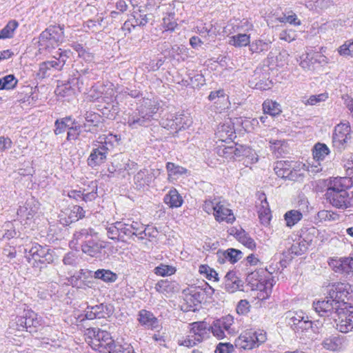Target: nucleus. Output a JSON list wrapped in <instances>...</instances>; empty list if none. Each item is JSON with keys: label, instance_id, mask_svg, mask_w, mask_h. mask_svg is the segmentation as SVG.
<instances>
[{"label": "nucleus", "instance_id": "1", "mask_svg": "<svg viewBox=\"0 0 353 353\" xmlns=\"http://www.w3.org/2000/svg\"><path fill=\"white\" fill-rule=\"evenodd\" d=\"M157 110L158 108L154 101L144 100L136 109L130 110L125 114V123L132 130L148 127Z\"/></svg>", "mask_w": 353, "mask_h": 353}, {"label": "nucleus", "instance_id": "2", "mask_svg": "<svg viewBox=\"0 0 353 353\" xmlns=\"http://www.w3.org/2000/svg\"><path fill=\"white\" fill-rule=\"evenodd\" d=\"M252 25L248 21H230L225 27L224 32L228 34H235L229 37V44L237 48H242L248 46L250 43V35L243 32L248 31Z\"/></svg>", "mask_w": 353, "mask_h": 353}, {"label": "nucleus", "instance_id": "3", "mask_svg": "<svg viewBox=\"0 0 353 353\" xmlns=\"http://www.w3.org/2000/svg\"><path fill=\"white\" fill-rule=\"evenodd\" d=\"M266 339V332L263 330L248 329L243 331L235 340V346L239 349L252 350L259 347Z\"/></svg>", "mask_w": 353, "mask_h": 353}, {"label": "nucleus", "instance_id": "4", "mask_svg": "<svg viewBox=\"0 0 353 353\" xmlns=\"http://www.w3.org/2000/svg\"><path fill=\"white\" fill-rule=\"evenodd\" d=\"M352 130L348 123H339L334 128L332 134V145L339 150H344L351 143Z\"/></svg>", "mask_w": 353, "mask_h": 353}, {"label": "nucleus", "instance_id": "5", "mask_svg": "<svg viewBox=\"0 0 353 353\" xmlns=\"http://www.w3.org/2000/svg\"><path fill=\"white\" fill-rule=\"evenodd\" d=\"M265 271H254L249 274L247 276V281L253 289L256 290L263 291L267 296L272 291V288L276 283V280L271 274L268 277L263 278L260 273H263Z\"/></svg>", "mask_w": 353, "mask_h": 353}, {"label": "nucleus", "instance_id": "6", "mask_svg": "<svg viewBox=\"0 0 353 353\" xmlns=\"http://www.w3.org/2000/svg\"><path fill=\"white\" fill-rule=\"evenodd\" d=\"M353 288L349 283H336L329 287L328 295L330 299L338 303L340 307H343L352 296Z\"/></svg>", "mask_w": 353, "mask_h": 353}, {"label": "nucleus", "instance_id": "7", "mask_svg": "<svg viewBox=\"0 0 353 353\" xmlns=\"http://www.w3.org/2000/svg\"><path fill=\"white\" fill-rule=\"evenodd\" d=\"M233 323L234 318L232 316H223L213 321L210 326V332L218 339H223L226 336L225 332L228 334H232L235 332V330L232 327Z\"/></svg>", "mask_w": 353, "mask_h": 353}, {"label": "nucleus", "instance_id": "8", "mask_svg": "<svg viewBox=\"0 0 353 353\" xmlns=\"http://www.w3.org/2000/svg\"><path fill=\"white\" fill-rule=\"evenodd\" d=\"M289 324L293 330L299 334L303 335V333L309 332L310 330L316 332L312 322L301 311L295 312L292 316L290 315Z\"/></svg>", "mask_w": 353, "mask_h": 353}, {"label": "nucleus", "instance_id": "9", "mask_svg": "<svg viewBox=\"0 0 353 353\" xmlns=\"http://www.w3.org/2000/svg\"><path fill=\"white\" fill-rule=\"evenodd\" d=\"M313 307L319 316H331L332 319L335 313L342 309L338 303H336L333 299L329 297V295L326 297V300L314 302Z\"/></svg>", "mask_w": 353, "mask_h": 353}, {"label": "nucleus", "instance_id": "10", "mask_svg": "<svg viewBox=\"0 0 353 353\" xmlns=\"http://www.w3.org/2000/svg\"><path fill=\"white\" fill-rule=\"evenodd\" d=\"M350 312L347 314L345 308L342 307L338 312L334 314L332 319L334 321V327L342 333H348L353 330V321Z\"/></svg>", "mask_w": 353, "mask_h": 353}, {"label": "nucleus", "instance_id": "11", "mask_svg": "<svg viewBox=\"0 0 353 353\" xmlns=\"http://www.w3.org/2000/svg\"><path fill=\"white\" fill-rule=\"evenodd\" d=\"M202 293L200 286H191L183 290V294L186 303V310L195 311L196 310V307L203 301L201 296Z\"/></svg>", "mask_w": 353, "mask_h": 353}, {"label": "nucleus", "instance_id": "12", "mask_svg": "<svg viewBox=\"0 0 353 353\" xmlns=\"http://www.w3.org/2000/svg\"><path fill=\"white\" fill-rule=\"evenodd\" d=\"M126 225L125 221L108 224L106 227L108 236L112 240L125 242V238H129V232H128L129 231Z\"/></svg>", "mask_w": 353, "mask_h": 353}, {"label": "nucleus", "instance_id": "13", "mask_svg": "<svg viewBox=\"0 0 353 353\" xmlns=\"http://www.w3.org/2000/svg\"><path fill=\"white\" fill-rule=\"evenodd\" d=\"M33 314L28 312L21 316H17L12 322L10 328L14 332L27 331L28 327H36L38 321L32 316Z\"/></svg>", "mask_w": 353, "mask_h": 353}, {"label": "nucleus", "instance_id": "14", "mask_svg": "<svg viewBox=\"0 0 353 353\" xmlns=\"http://www.w3.org/2000/svg\"><path fill=\"white\" fill-rule=\"evenodd\" d=\"M81 250L83 253L92 257H99L102 250L105 248V245L97 238V234L86 240L81 245Z\"/></svg>", "mask_w": 353, "mask_h": 353}, {"label": "nucleus", "instance_id": "15", "mask_svg": "<svg viewBox=\"0 0 353 353\" xmlns=\"http://www.w3.org/2000/svg\"><path fill=\"white\" fill-rule=\"evenodd\" d=\"M63 29L59 26H50L46 28V52L50 48H55L62 41Z\"/></svg>", "mask_w": 353, "mask_h": 353}, {"label": "nucleus", "instance_id": "16", "mask_svg": "<svg viewBox=\"0 0 353 353\" xmlns=\"http://www.w3.org/2000/svg\"><path fill=\"white\" fill-rule=\"evenodd\" d=\"M208 99L214 102V109L216 112H222L230 105L229 97L223 89L210 92Z\"/></svg>", "mask_w": 353, "mask_h": 353}, {"label": "nucleus", "instance_id": "17", "mask_svg": "<svg viewBox=\"0 0 353 353\" xmlns=\"http://www.w3.org/2000/svg\"><path fill=\"white\" fill-rule=\"evenodd\" d=\"M324 196L326 201L336 208L346 209L350 205L351 199L347 191L325 193Z\"/></svg>", "mask_w": 353, "mask_h": 353}, {"label": "nucleus", "instance_id": "18", "mask_svg": "<svg viewBox=\"0 0 353 353\" xmlns=\"http://www.w3.org/2000/svg\"><path fill=\"white\" fill-rule=\"evenodd\" d=\"M347 344L345 336L339 334L331 335L325 338L322 343V347L329 351L340 352L343 350Z\"/></svg>", "mask_w": 353, "mask_h": 353}, {"label": "nucleus", "instance_id": "19", "mask_svg": "<svg viewBox=\"0 0 353 353\" xmlns=\"http://www.w3.org/2000/svg\"><path fill=\"white\" fill-rule=\"evenodd\" d=\"M126 226L129 232V238L135 236L139 239L143 240L148 236H151L152 233L149 232V226H145L139 221H134L130 219L125 220Z\"/></svg>", "mask_w": 353, "mask_h": 353}, {"label": "nucleus", "instance_id": "20", "mask_svg": "<svg viewBox=\"0 0 353 353\" xmlns=\"http://www.w3.org/2000/svg\"><path fill=\"white\" fill-rule=\"evenodd\" d=\"M328 263L335 272L349 274L353 272V257L332 258Z\"/></svg>", "mask_w": 353, "mask_h": 353}, {"label": "nucleus", "instance_id": "21", "mask_svg": "<svg viewBox=\"0 0 353 353\" xmlns=\"http://www.w3.org/2000/svg\"><path fill=\"white\" fill-rule=\"evenodd\" d=\"M352 186V181L348 177H334L330 179L325 193L334 194L336 192L347 191Z\"/></svg>", "mask_w": 353, "mask_h": 353}, {"label": "nucleus", "instance_id": "22", "mask_svg": "<svg viewBox=\"0 0 353 353\" xmlns=\"http://www.w3.org/2000/svg\"><path fill=\"white\" fill-rule=\"evenodd\" d=\"M97 233L91 228H83L77 230L72 236V240L70 241L71 248H77V246L81 243L83 244L86 240L95 236Z\"/></svg>", "mask_w": 353, "mask_h": 353}, {"label": "nucleus", "instance_id": "23", "mask_svg": "<svg viewBox=\"0 0 353 353\" xmlns=\"http://www.w3.org/2000/svg\"><path fill=\"white\" fill-rule=\"evenodd\" d=\"M258 200L260 201L259 204H256L259 218L261 223L264 225L268 224L271 219V211L265 194L264 193H259L258 194Z\"/></svg>", "mask_w": 353, "mask_h": 353}, {"label": "nucleus", "instance_id": "24", "mask_svg": "<svg viewBox=\"0 0 353 353\" xmlns=\"http://www.w3.org/2000/svg\"><path fill=\"white\" fill-rule=\"evenodd\" d=\"M262 73V68H256L254 70V74L250 80H249L250 85L254 88L265 90L271 88L272 85V81L267 78V75H263L261 77Z\"/></svg>", "mask_w": 353, "mask_h": 353}, {"label": "nucleus", "instance_id": "25", "mask_svg": "<svg viewBox=\"0 0 353 353\" xmlns=\"http://www.w3.org/2000/svg\"><path fill=\"white\" fill-rule=\"evenodd\" d=\"M215 135L218 141L221 142L231 141L236 137L234 126L230 121L219 125Z\"/></svg>", "mask_w": 353, "mask_h": 353}, {"label": "nucleus", "instance_id": "26", "mask_svg": "<svg viewBox=\"0 0 353 353\" xmlns=\"http://www.w3.org/2000/svg\"><path fill=\"white\" fill-rule=\"evenodd\" d=\"M84 119L85 122L81 125L84 131L93 134L97 133L99 125L101 123V116L93 112H86Z\"/></svg>", "mask_w": 353, "mask_h": 353}, {"label": "nucleus", "instance_id": "27", "mask_svg": "<svg viewBox=\"0 0 353 353\" xmlns=\"http://www.w3.org/2000/svg\"><path fill=\"white\" fill-rule=\"evenodd\" d=\"M214 219L218 222L225 221L228 223H232L235 221V216L232 210L229 209L225 202L221 201L214 214Z\"/></svg>", "mask_w": 353, "mask_h": 353}, {"label": "nucleus", "instance_id": "28", "mask_svg": "<svg viewBox=\"0 0 353 353\" xmlns=\"http://www.w3.org/2000/svg\"><path fill=\"white\" fill-rule=\"evenodd\" d=\"M113 339L110 334L105 330L99 329V332L97 334V338L94 341H90V345L94 350H101L103 348L108 351V347L112 343Z\"/></svg>", "mask_w": 353, "mask_h": 353}, {"label": "nucleus", "instance_id": "29", "mask_svg": "<svg viewBox=\"0 0 353 353\" xmlns=\"http://www.w3.org/2000/svg\"><path fill=\"white\" fill-rule=\"evenodd\" d=\"M190 333L196 341L201 342L208 337L210 333V326L204 321L194 322L191 325Z\"/></svg>", "mask_w": 353, "mask_h": 353}, {"label": "nucleus", "instance_id": "30", "mask_svg": "<svg viewBox=\"0 0 353 353\" xmlns=\"http://www.w3.org/2000/svg\"><path fill=\"white\" fill-rule=\"evenodd\" d=\"M94 145L96 148L92 150L88 159V164L91 167L102 164L106 159L108 154L103 148H100L97 143Z\"/></svg>", "mask_w": 353, "mask_h": 353}, {"label": "nucleus", "instance_id": "31", "mask_svg": "<svg viewBox=\"0 0 353 353\" xmlns=\"http://www.w3.org/2000/svg\"><path fill=\"white\" fill-rule=\"evenodd\" d=\"M154 174L151 170L143 169L139 170L134 177V184L138 188L149 185L154 180Z\"/></svg>", "mask_w": 353, "mask_h": 353}, {"label": "nucleus", "instance_id": "32", "mask_svg": "<svg viewBox=\"0 0 353 353\" xmlns=\"http://www.w3.org/2000/svg\"><path fill=\"white\" fill-rule=\"evenodd\" d=\"M138 316V321L141 325L148 329H154L158 327V320L152 312L141 310L139 311Z\"/></svg>", "mask_w": 353, "mask_h": 353}, {"label": "nucleus", "instance_id": "33", "mask_svg": "<svg viewBox=\"0 0 353 353\" xmlns=\"http://www.w3.org/2000/svg\"><path fill=\"white\" fill-rule=\"evenodd\" d=\"M106 306L103 304H99L94 306H88L86 310H85L84 318H83L81 321H83L85 319L88 320H93L94 319H102L105 318L106 312H105V309Z\"/></svg>", "mask_w": 353, "mask_h": 353}, {"label": "nucleus", "instance_id": "34", "mask_svg": "<svg viewBox=\"0 0 353 353\" xmlns=\"http://www.w3.org/2000/svg\"><path fill=\"white\" fill-rule=\"evenodd\" d=\"M164 203L171 208H177L182 205L183 199L175 188H172L165 195Z\"/></svg>", "mask_w": 353, "mask_h": 353}, {"label": "nucleus", "instance_id": "35", "mask_svg": "<svg viewBox=\"0 0 353 353\" xmlns=\"http://www.w3.org/2000/svg\"><path fill=\"white\" fill-rule=\"evenodd\" d=\"M119 139L117 135L108 134V135H102L99 137L97 144L108 153L111 150L115 144H117Z\"/></svg>", "mask_w": 353, "mask_h": 353}, {"label": "nucleus", "instance_id": "36", "mask_svg": "<svg viewBox=\"0 0 353 353\" xmlns=\"http://www.w3.org/2000/svg\"><path fill=\"white\" fill-rule=\"evenodd\" d=\"M182 117L181 115L179 117L175 116L173 114L167 115L166 118H163L161 121V125L163 128L168 130H178L182 127L181 125Z\"/></svg>", "mask_w": 353, "mask_h": 353}, {"label": "nucleus", "instance_id": "37", "mask_svg": "<svg viewBox=\"0 0 353 353\" xmlns=\"http://www.w3.org/2000/svg\"><path fill=\"white\" fill-rule=\"evenodd\" d=\"M166 170L170 181L176 179L180 176L188 174V170L186 168L172 162H168L166 163Z\"/></svg>", "mask_w": 353, "mask_h": 353}, {"label": "nucleus", "instance_id": "38", "mask_svg": "<svg viewBox=\"0 0 353 353\" xmlns=\"http://www.w3.org/2000/svg\"><path fill=\"white\" fill-rule=\"evenodd\" d=\"M43 254L44 251L42 246L37 243L34 244L29 251L28 256L29 262L34 265L43 263Z\"/></svg>", "mask_w": 353, "mask_h": 353}, {"label": "nucleus", "instance_id": "39", "mask_svg": "<svg viewBox=\"0 0 353 353\" xmlns=\"http://www.w3.org/2000/svg\"><path fill=\"white\" fill-rule=\"evenodd\" d=\"M234 236L240 243L248 248L250 250L255 248L256 243L254 240L244 230L235 229Z\"/></svg>", "mask_w": 353, "mask_h": 353}, {"label": "nucleus", "instance_id": "40", "mask_svg": "<svg viewBox=\"0 0 353 353\" xmlns=\"http://www.w3.org/2000/svg\"><path fill=\"white\" fill-rule=\"evenodd\" d=\"M263 110L265 114L276 117L282 112L281 105L276 101L267 99L263 103Z\"/></svg>", "mask_w": 353, "mask_h": 353}, {"label": "nucleus", "instance_id": "41", "mask_svg": "<svg viewBox=\"0 0 353 353\" xmlns=\"http://www.w3.org/2000/svg\"><path fill=\"white\" fill-rule=\"evenodd\" d=\"M330 153V148L326 144L322 143H316L312 150L314 159L316 161H323Z\"/></svg>", "mask_w": 353, "mask_h": 353}, {"label": "nucleus", "instance_id": "42", "mask_svg": "<svg viewBox=\"0 0 353 353\" xmlns=\"http://www.w3.org/2000/svg\"><path fill=\"white\" fill-rule=\"evenodd\" d=\"M18 26L19 23L17 21L14 19L9 21L6 26L0 30V39L12 38Z\"/></svg>", "mask_w": 353, "mask_h": 353}, {"label": "nucleus", "instance_id": "43", "mask_svg": "<svg viewBox=\"0 0 353 353\" xmlns=\"http://www.w3.org/2000/svg\"><path fill=\"white\" fill-rule=\"evenodd\" d=\"M56 54L59 55L58 58L55 55H53L52 57H48V59H49L46 60V70L50 68L59 70L63 66L65 61V56H63L58 52H56Z\"/></svg>", "mask_w": 353, "mask_h": 353}, {"label": "nucleus", "instance_id": "44", "mask_svg": "<svg viewBox=\"0 0 353 353\" xmlns=\"http://www.w3.org/2000/svg\"><path fill=\"white\" fill-rule=\"evenodd\" d=\"M94 277L105 283H113L117 279L116 273L109 270L99 269L94 272Z\"/></svg>", "mask_w": 353, "mask_h": 353}, {"label": "nucleus", "instance_id": "45", "mask_svg": "<svg viewBox=\"0 0 353 353\" xmlns=\"http://www.w3.org/2000/svg\"><path fill=\"white\" fill-rule=\"evenodd\" d=\"M293 164V162L288 161H278L274 167L275 173L279 177L285 178L291 171Z\"/></svg>", "mask_w": 353, "mask_h": 353}, {"label": "nucleus", "instance_id": "46", "mask_svg": "<svg viewBox=\"0 0 353 353\" xmlns=\"http://www.w3.org/2000/svg\"><path fill=\"white\" fill-rule=\"evenodd\" d=\"M302 218V213L296 210H289L284 214V219L286 222V225L289 228L294 226L301 221Z\"/></svg>", "mask_w": 353, "mask_h": 353}, {"label": "nucleus", "instance_id": "47", "mask_svg": "<svg viewBox=\"0 0 353 353\" xmlns=\"http://www.w3.org/2000/svg\"><path fill=\"white\" fill-rule=\"evenodd\" d=\"M270 150L276 157L282 156L286 152L287 144L285 141L270 139Z\"/></svg>", "mask_w": 353, "mask_h": 353}, {"label": "nucleus", "instance_id": "48", "mask_svg": "<svg viewBox=\"0 0 353 353\" xmlns=\"http://www.w3.org/2000/svg\"><path fill=\"white\" fill-rule=\"evenodd\" d=\"M18 82V79L14 74H8L0 79V90H13L17 87Z\"/></svg>", "mask_w": 353, "mask_h": 353}, {"label": "nucleus", "instance_id": "49", "mask_svg": "<svg viewBox=\"0 0 353 353\" xmlns=\"http://www.w3.org/2000/svg\"><path fill=\"white\" fill-rule=\"evenodd\" d=\"M72 124H75V121L73 120L71 117L57 119L55 121L54 133L59 134L63 132L65 130H68L70 126H72Z\"/></svg>", "mask_w": 353, "mask_h": 353}, {"label": "nucleus", "instance_id": "50", "mask_svg": "<svg viewBox=\"0 0 353 353\" xmlns=\"http://www.w3.org/2000/svg\"><path fill=\"white\" fill-rule=\"evenodd\" d=\"M270 41H264L261 39L253 41L249 44V49L252 53H261L267 52L270 48Z\"/></svg>", "mask_w": 353, "mask_h": 353}, {"label": "nucleus", "instance_id": "51", "mask_svg": "<svg viewBox=\"0 0 353 353\" xmlns=\"http://www.w3.org/2000/svg\"><path fill=\"white\" fill-rule=\"evenodd\" d=\"M154 288L157 292L166 294L174 291V285L168 279H162L155 284Z\"/></svg>", "mask_w": 353, "mask_h": 353}, {"label": "nucleus", "instance_id": "52", "mask_svg": "<svg viewBox=\"0 0 353 353\" xmlns=\"http://www.w3.org/2000/svg\"><path fill=\"white\" fill-rule=\"evenodd\" d=\"M221 201L220 198L209 197L204 201L202 208L206 213L214 215Z\"/></svg>", "mask_w": 353, "mask_h": 353}, {"label": "nucleus", "instance_id": "53", "mask_svg": "<svg viewBox=\"0 0 353 353\" xmlns=\"http://www.w3.org/2000/svg\"><path fill=\"white\" fill-rule=\"evenodd\" d=\"M242 252L238 250L230 248L222 252L221 256L226 258L230 263H234L242 257Z\"/></svg>", "mask_w": 353, "mask_h": 353}, {"label": "nucleus", "instance_id": "54", "mask_svg": "<svg viewBox=\"0 0 353 353\" xmlns=\"http://www.w3.org/2000/svg\"><path fill=\"white\" fill-rule=\"evenodd\" d=\"M90 191L85 192L86 190H83L82 201L89 202L94 201L97 196V185L96 181H92L89 185Z\"/></svg>", "mask_w": 353, "mask_h": 353}, {"label": "nucleus", "instance_id": "55", "mask_svg": "<svg viewBox=\"0 0 353 353\" xmlns=\"http://www.w3.org/2000/svg\"><path fill=\"white\" fill-rule=\"evenodd\" d=\"M339 54L345 57H353V40H347L338 48Z\"/></svg>", "mask_w": 353, "mask_h": 353}, {"label": "nucleus", "instance_id": "56", "mask_svg": "<svg viewBox=\"0 0 353 353\" xmlns=\"http://www.w3.org/2000/svg\"><path fill=\"white\" fill-rule=\"evenodd\" d=\"M162 26L164 31H174L177 26V23L174 19V14H168L163 18Z\"/></svg>", "mask_w": 353, "mask_h": 353}, {"label": "nucleus", "instance_id": "57", "mask_svg": "<svg viewBox=\"0 0 353 353\" xmlns=\"http://www.w3.org/2000/svg\"><path fill=\"white\" fill-rule=\"evenodd\" d=\"M104 90L105 88L103 85L92 86L88 93V99L92 101L99 100V99L104 100L105 97L103 96Z\"/></svg>", "mask_w": 353, "mask_h": 353}, {"label": "nucleus", "instance_id": "58", "mask_svg": "<svg viewBox=\"0 0 353 353\" xmlns=\"http://www.w3.org/2000/svg\"><path fill=\"white\" fill-rule=\"evenodd\" d=\"M176 272L175 268L171 265L161 264L154 268V273L159 276H165L174 274Z\"/></svg>", "mask_w": 353, "mask_h": 353}, {"label": "nucleus", "instance_id": "59", "mask_svg": "<svg viewBox=\"0 0 353 353\" xmlns=\"http://www.w3.org/2000/svg\"><path fill=\"white\" fill-rule=\"evenodd\" d=\"M199 271L200 274L205 276L208 279H214V281H218L219 279L216 272L208 265H201Z\"/></svg>", "mask_w": 353, "mask_h": 353}, {"label": "nucleus", "instance_id": "60", "mask_svg": "<svg viewBox=\"0 0 353 353\" xmlns=\"http://www.w3.org/2000/svg\"><path fill=\"white\" fill-rule=\"evenodd\" d=\"M328 99V94L327 92L321 93L319 94L311 95L306 101L304 102L305 105H316L321 102L325 101Z\"/></svg>", "mask_w": 353, "mask_h": 353}, {"label": "nucleus", "instance_id": "61", "mask_svg": "<svg viewBox=\"0 0 353 353\" xmlns=\"http://www.w3.org/2000/svg\"><path fill=\"white\" fill-rule=\"evenodd\" d=\"M296 164L297 163H294L291 171L284 179H288L291 181H296L303 176V173L301 172L300 167H303L304 165L298 164V165H296Z\"/></svg>", "mask_w": 353, "mask_h": 353}, {"label": "nucleus", "instance_id": "62", "mask_svg": "<svg viewBox=\"0 0 353 353\" xmlns=\"http://www.w3.org/2000/svg\"><path fill=\"white\" fill-rule=\"evenodd\" d=\"M108 351L109 353H124L125 351H127L128 353V351L130 352V345L127 343H125L124 345L116 343L113 340L112 343L108 347Z\"/></svg>", "mask_w": 353, "mask_h": 353}, {"label": "nucleus", "instance_id": "63", "mask_svg": "<svg viewBox=\"0 0 353 353\" xmlns=\"http://www.w3.org/2000/svg\"><path fill=\"white\" fill-rule=\"evenodd\" d=\"M306 250L307 247L304 242L296 241L289 249V252L294 256H299L303 254Z\"/></svg>", "mask_w": 353, "mask_h": 353}, {"label": "nucleus", "instance_id": "64", "mask_svg": "<svg viewBox=\"0 0 353 353\" xmlns=\"http://www.w3.org/2000/svg\"><path fill=\"white\" fill-rule=\"evenodd\" d=\"M82 128V125L79 124H72V126H70L68 128V134H67V140H76L79 135L81 133V129Z\"/></svg>", "mask_w": 353, "mask_h": 353}]
</instances>
